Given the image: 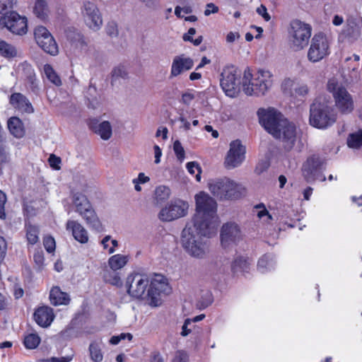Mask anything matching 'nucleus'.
<instances>
[{"mask_svg": "<svg viewBox=\"0 0 362 362\" xmlns=\"http://www.w3.org/2000/svg\"><path fill=\"white\" fill-rule=\"evenodd\" d=\"M259 123L274 138L282 142L285 150L291 151L296 141L298 131L294 123L273 107L260 108L257 111Z\"/></svg>", "mask_w": 362, "mask_h": 362, "instance_id": "1", "label": "nucleus"}, {"mask_svg": "<svg viewBox=\"0 0 362 362\" xmlns=\"http://www.w3.org/2000/svg\"><path fill=\"white\" fill-rule=\"evenodd\" d=\"M216 233L211 223L207 226L200 225V227H197L195 223L189 222L182 231L181 245L189 255L202 258L207 252V246L202 237H211Z\"/></svg>", "mask_w": 362, "mask_h": 362, "instance_id": "2", "label": "nucleus"}, {"mask_svg": "<svg viewBox=\"0 0 362 362\" xmlns=\"http://www.w3.org/2000/svg\"><path fill=\"white\" fill-rule=\"evenodd\" d=\"M196 214L191 222L195 223V226L200 225L207 226L213 223L214 230H217L218 217L216 216V202L208 194L201 192L195 196Z\"/></svg>", "mask_w": 362, "mask_h": 362, "instance_id": "3", "label": "nucleus"}, {"mask_svg": "<svg viewBox=\"0 0 362 362\" xmlns=\"http://www.w3.org/2000/svg\"><path fill=\"white\" fill-rule=\"evenodd\" d=\"M273 75L269 71L259 70L252 74L249 69L244 71L243 88L247 95H264L273 84Z\"/></svg>", "mask_w": 362, "mask_h": 362, "instance_id": "4", "label": "nucleus"}, {"mask_svg": "<svg viewBox=\"0 0 362 362\" xmlns=\"http://www.w3.org/2000/svg\"><path fill=\"white\" fill-rule=\"evenodd\" d=\"M337 115L328 103L317 99L310 106V124L316 128H327L336 122Z\"/></svg>", "mask_w": 362, "mask_h": 362, "instance_id": "5", "label": "nucleus"}, {"mask_svg": "<svg viewBox=\"0 0 362 362\" xmlns=\"http://www.w3.org/2000/svg\"><path fill=\"white\" fill-rule=\"evenodd\" d=\"M327 90L332 93L337 110L341 115H349L355 108L353 96L346 88L335 78L329 80Z\"/></svg>", "mask_w": 362, "mask_h": 362, "instance_id": "6", "label": "nucleus"}, {"mask_svg": "<svg viewBox=\"0 0 362 362\" xmlns=\"http://www.w3.org/2000/svg\"><path fill=\"white\" fill-rule=\"evenodd\" d=\"M72 202L75 207V211L83 218L89 227L98 232L103 230V225L98 215L84 194L79 192L74 194Z\"/></svg>", "mask_w": 362, "mask_h": 362, "instance_id": "7", "label": "nucleus"}, {"mask_svg": "<svg viewBox=\"0 0 362 362\" xmlns=\"http://www.w3.org/2000/svg\"><path fill=\"white\" fill-rule=\"evenodd\" d=\"M209 187L211 192L220 199H238L245 193L241 185L228 177L212 180Z\"/></svg>", "mask_w": 362, "mask_h": 362, "instance_id": "8", "label": "nucleus"}, {"mask_svg": "<svg viewBox=\"0 0 362 362\" xmlns=\"http://www.w3.org/2000/svg\"><path fill=\"white\" fill-rule=\"evenodd\" d=\"M312 28L299 20L291 21L289 30L290 46L294 51L303 49L309 42Z\"/></svg>", "mask_w": 362, "mask_h": 362, "instance_id": "9", "label": "nucleus"}, {"mask_svg": "<svg viewBox=\"0 0 362 362\" xmlns=\"http://www.w3.org/2000/svg\"><path fill=\"white\" fill-rule=\"evenodd\" d=\"M330 41L322 33L315 34L311 39L307 57L309 62L317 63L330 54Z\"/></svg>", "mask_w": 362, "mask_h": 362, "instance_id": "10", "label": "nucleus"}, {"mask_svg": "<svg viewBox=\"0 0 362 362\" xmlns=\"http://www.w3.org/2000/svg\"><path fill=\"white\" fill-rule=\"evenodd\" d=\"M0 28H6L13 34L23 35L28 31V20L16 11H11L0 16Z\"/></svg>", "mask_w": 362, "mask_h": 362, "instance_id": "11", "label": "nucleus"}, {"mask_svg": "<svg viewBox=\"0 0 362 362\" xmlns=\"http://www.w3.org/2000/svg\"><path fill=\"white\" fill-rule=\"evenodd\" d=\"M240 73L233 66H226L221 73V86L230 97H235L240 90Z\"/></svg>", "mask_w": 362, "mask_h": 362, "instance_id": "12", "label": "nucleus"}, {"mask_svg": "<svg viewBox=\"0 0 362 362\" xmlns=\"http://www.w3.org/2000/svg\"><path fill=\"white\" fill-rule=\"evenodd\" d=\"M189 205L181 199L172 200L159 212L158 218L164 222H170L187 215Z\"/></svg>", "mask_w": 362, "mask_h": 362, "instance_id": "13", "label": "nucleus"}, {"mask_svg": "<svg viewBox=\"0 0 362 362\" xmlns=\"http://www.w3.org/2000/svg\"><path fill=\"white\" fill-rule=\"evenodd\" d=\"M37 44L45 52L55 56L59 52L58 45L49 31L44 26H37L34 30Z\"/></svg>", "mask_w": 362, "mask_h": 362, "instance_id": "14", "label": "nucleus"}, {"mask_svg": "<svg viewBox=\"0 0 362 362\" xmlns=\"http://www.w3.org/2000/svg\"><path fill=\"white\" fill-rule=\"evenodd\" d=\"M149 284L148 279L139 274L128 276L126 281L128 293L136 298H143Z\"/></svg>", "mask_w": 362, "mask_h": 362, "instance_id": "15", "label": "nucleus"}, {"mask_svg": "<svg viewBox=\"0 0 362 362\" xmlns=\"http://www.w3.org/2000/svg\"><path fill=\"white\" fill-rule=\"evenodd\" d=\"M245 148L240 141H233L230 144V148L225 158L224 164L227 169L238 167L245 160Z\"/></svg>", "mask_w": 362, "mask_h": 362, "instance_id": "16", "label": "nucleus"}, {"mask_svg": "<svg viewBox=\"0 0 362 362\" xmlns=\"http://www.w3.org/2000/svg\"><path fill=\"white\" fill-rule=\"evenodd\" d=\"M81 13L86 24L92 30H98L103 24V19L97 6L90 1L83 3Z\"/></svg>", "mask_w": 362, "mask_h": 362, "instance_id": "17", "label": "nucleus"}, {"mask_svg": "<svg viewBox=\"0 0 362 362\" xmlns=\"http://www.w3.org/2000/svg\"><path fill=\"white\" fill-rule=\"evenodd\" d=\"M322 161L320 158L312 156L308 158L303 165V175L307 182L315 180L325 181V177L321 172Z\"/></svg>", "mask_w": 362, "mask_h": 362, "instance_id": "18", "label": "nucleus"}, {"mask_svg": "<svg viewBox=\"0 0 362 362\" xmlns=\"http://www.w3.org/2000/svg\"><path fill=\"white\" fill-rule=\"evenodd\" d=\"M242 239L240 226L234 222H228L223 225L221 230V243L223 247L236 245Z\"/></svg>", "mask_w": 362, "mask_h": 362, "instance_id": "19", "label": "nucleus"}, {"mask_svg": "<svg viewBox=\"0 0 362 362\" xmlns=\"http://www.w3.org/2000/svg\"><path fill=\"white\" fill-rule=\"evenodd\" d=\"M168 288V285L164 276L156 275V278L151 281L146 294L150 298L149 304L154 307L158 306L160 304L158 296L161 293H165Z\"/></svg>", "mask_w": 362, "mask_h": 362, "instance_id": "20", "label": "nucleus"}, {"mask_svg": "<svg viewBox=\"0 0 362 362\" xmlns=\"http://www.w3.org/2000/svg\"><path fill=\"white\" fill-rule=\"evenodd\" d=\"M193 65L194 62L191 58L186 57L183 54L176 56L172 62L170 78L176 77L184 71L191 69Z\"/></svg>", "mask_w": 362, "mask_h": 362, "instance_id": "21", "label": "nucleus"}, {"mask_svg": "<svg viewBox=\"0 0 362 362\" xmlns=\"http://www.w3.org/2000/svg\"><path fill=\"white\" fill-rule=\"evenodd\" d=\"M66 229L71 232L74 238L78 243L85 244L88 242V230L77 221L68 220L66 223Z\"/></svg>", "mask_w": 362, "mask_h": 362, "instance_id": "22", "label": "nucleus"}, {"mask_svg": "<svg viewBox=\"0 0 362 362\" xmlns=\"http://www.w3.org/2000/svg\"><path fill=\"white\" fill-rule=\"evenodd\" d=\"M10 104L21 112L33 113L34 109L29 100L21 93H14L10 96Z\"/></svg>", "mask_w": 362, "mask_h": 362, "instance_id": "23", "label": "nucleus"}, {"mask_svg": "<svg viewBox=\"0 0 362 362\" xmlns=\"http://www.w3.org/2000/svg\"><path fill=\"white\" fill-rule=\"evenodd\" d=\"M34 319L40 326L49 327L54 319L53 309L48 306L40 307L34 313Z\"/></svg>", "mask_w": 362, "mask_h": 362, "instance_id": "24", "label": "nucleus"}, {"mask_svg": "<svg viewBox=\"0 0 362 362\" xmlns=\"http://www.w3.org/2000/svg\"><path fill=\"white\" fill-rule=\"evenodd\" d=\"M49 300L53 305H67L70 301L69 295L58 286L53 287L49 293Z\"/></svg>", "mask_w": 362, "mask_h": 362, "instance_id": "25", "label": "nucleus"}, {"mask_svg": "<svg viewBox=\"0 0 362 362\" xmlns=\"http://www.w3.org/2000/svg\"><path fill=\"white\" fill-rule=\"evenodd\" d=\"M91 129L103 140H108L112 136V127L107 121H104L98 124H91Z\"/></svg>", "mask_w": 362, "mask_h": 362, "instance_id": "26", "label": "nucleus"}, {"mask_svg": "<svg viewBox=\"0 0 362 362\" xmlns=\"http://www.w3.org/2000/svg\"><path fill=\"white\" fill-rule=\"evenodd\" d=\"M129 261V256L124 255H115L108 259V264L110 269L115 272L123 268Z\"/></svg>", "mask_w": 362, "mask_h": 362, "instance_id": "27", "label": "nucleus"}, {"mask_svg": "<svg viewBox=\"0 0 362 362\" xmlns=\"http://www.w3.org/2000/svg\"><path fill=\"white\" fill-rule=\"evenodd\" d=\"M8 128L10 132L16 138H21L24 135L22 122L18 117H13L8 119Z\"/></svg>", "mask_w": 362, "mask_h": 362, "instance_id": "28", "label": "nucleus"}, {"mask_svg": "<svg viewBox=\"0 0 362 362\" xmlns=\"http://www.w3.org/2000/svg\"><path fill=\"white\" fill-rule=\"evenodd\" d=\"M349 41L353 42L357 40L361 35L359 28L354 22L346 24L341 33Z\"/></svg>", "mask_w": 362, "mask_h": 362, "instance_id": "29", "label": "nucleus"}, {"mask_svg": "<svg viewBox=\"0 0 362 362\" xmlns=\"http://www.w3.org/2000/svg\"><path fill=\"white\" fill-rule=\"evenodd\" d=\"M89 354L90 359L93 362H101L103 359L101 344L98 341H93L89 345Z\"/></svg>", "mask_w": 362, "mask_h": 362, "instance_id": "30", "label": "nucleus"}, {"mask_svg": "<svg viewBox=\"0 0 362 362\" xmlns=\"http://www.w3.org/2000/svg\"><path fill=\"white\" fill-rule=\"evenodd\" d=\"M33 13L41 20H45L48 16L49 9L45 0H37L33 7Z\"/></svg>", "mask_w": 362, "mask_h": 362, "instance_id": "31", "label": "nucleus"}, {"mask_svg": "<svg viewBox=\"0 0 362 362\" xmlns=\"http://www.w3.org/2000/svg\"><path fill=\"white\" fill-rule=\"evenodd\" d=\"M0 55L5 58H13L18 55L16 48L0 38Z\"/></svg>", "mask_w": 362, "mask_h": 362, "instance_id": "32", "label": "nucleus"}, {"mask_svg": "<svg viewBox=\"0 0 362 362\" xmlns=\"http://www.w3.org/2000/svg\"><path fill=\"white\" fill-rule=\"evenodd\" d=\"M274 264V257L272 255H264L259 259L257 267L262 273H264L273 269Z\"/></svg>", "mask_w": 362, "mask_h": 362, "instance_id": "33", "label": "nucleus"}, {"mask_svg": "<svg viewBox=\"0 0 362 362\" xmlns=\"http://www.w3.org/2000/svg\"><path fill=\"white\" fill-rule=\"evenodd\" d=\"M43 71L47 78L54 85L60 86L62 84L61 78L50 64H45Z\"/></svg>", "mask_w": 362, "mask_h": 362, "instance_id": "34", "label": "nucleus"}, {"mask_svg": "<svg viewBox=\"0 0 362 362\" xmlns=\"http://www.w3.org/2000/svg\"><path fill=\"white\" fill-rule=\"evenodd\" d=\"M25 230H26V238L28 242L34 245L37 243L39 240V228L37 226L32 225L30 223L25 224Z\"/></svg>", "mask_w": 362, "mask_h": 362, "instance_id": "35", "label": "nucleus"}, {"mask_svg": "<svg viewBox=\"0 0 362 362\" xmlns=\"http://www.w3.org/2000/svg\"><path fill=\"white\" fill-rule=\"evenodd\" d=\"M170 193L171 192L169 187L160 185L155 189L154 199L157 203L163 202L170 197Z\"/></svg>", "mask_w": 362, "mask_h": 362, "instance_id": "36", "label": "nucleus"}, {"mask_svg": "<svg viewBox=\"0 0 362 362\" xmlns=\"http://www.w3.org/2000/svg\"><path fill=\"white\" fill-rule=\"evenodd\" d=\"M347 145L353 148L361 147L362 146V130L350 134L347 138Z\"/></svg>", "mask_w": 362, "mask_h": 362, "instance_id": "37", "label": "nucleus"}, {"mask_svg": "<svg viewBox=\"0 0 362 362\" xmlns=\"http://www.w3.org/2000/svg\"><path fill=\"white\" fill-rule=\"evenodd\" d=\"M40 342V337L35 333H31L25 336L24 339V345L27 349H35Z\"/></svg>", "mask_w": 362, "mask_h": 362, "instance_id": "38", "label": "nucleus"}, {"mask_svg": "<svg viewBox=\"0 0 362 362\" xmlns=\"http://www.w3.org/2000/svg\"><path fill=\"white\" fill-rule=\"evenodd\" d=\"M248 263L247 259L243 257H238L231 264V269L234 272L244 271L247 269Z\"/></svg>", "mask_w": 362, "mask_h": 362, "instance_id": "39", "label": "nucleus"}, {"mask_svg": "<svg viewBox=\"0 0 362 362\" xmlns=\"http://www.w3.org/2000/svg\"><path fill=\"white\" fill-rule=\"evenodd\" d=\"M96 88L93 86H90L87 90L86 97L89 100V106L93 109L96 108L99 105V101L96 96Z\"/></svg>", "mask_w": 362, "mask_h": 362, "instance_id": "40", "label": "nucleus"}, {"mask_svg": "<svg viewBox=\"0 0 362 362\" xmlns=\"http://www.w3.org/2000/svg\"><path fill=\"white\" fill-rule=\"evenodd\" d=\"M17 4V0H0V13H8V11L11 10Z\"/></svg>", "mask_w": 362, "mask_h": 362, "instance_id": "41", "label": "nucleus"}, {"mask_svg": "<svg viewBox=\"0 0 362 362\" xmlns=\"http://www.w3.org/2000/svg\"><path fill=\"white\" fill-rule=\"evenodd\" d=\"M187 168L189 171V173L192 175H194L195 172L197 171V173L196 174L195 177L197 181L201 180V168L199 167V164L196 162H189L187 163Z\"/></svg>", "mask_w": 362, "mask_h": 362, "instance_id": "42", "label": "nucleus"}, {"mask_svg": "<svg viewBox=\"0 0 362 362\" xmlns=\"http://www.w3.org/2000/svg\"><path fill=\"white\" fill-rule=\"evenodd\" d=\"M189 356L185 351L177 350L175 352L172 362H188Z\"/></svg>", "mask_w": 362, "mask_h": 362, "instance_id": "43", "label": "nucleus"}, {"mask_svg": "<svg viewBox=\"0 0 362 362\" xmlns=\"http://www.w3.org/2000/svg\"><path fill=\"white\" fill-rule=\"evenodd\" d=\"M127 76V71L124 66H117L112 71V78L117 79L119 78H125Z\"/></svg>", "mask_w": 362, "mask_h": 362, "instance_id": "44", "label": "nucleus"}, {"mask_svg": "<svg viewBox=\"0 0 362 362\" xmlns=\"http://www.w3.org/2000/svg\"><path fill=\"white\" fill-rule=\"evenodd\" d=\"M203 299L204 300H200L198 303V306L199 307L200 309H204L207 308L213 302L212 296L209 292H207L204 294V296H203Z\"/></svg>", "mask_w": 362, "mask_h": 362, "instance_id": "45", "label": "nucleus"}, {"mask_svg": "<svg viewBox=\"0 0 362 362\" xmlns=\"http://www.w3.org/2000/svg\"><path fill=\"white\" fill-rule=\"evenodd\" d=\"M43 244H44L45 248L46 249V250L48 252L51 253L53 251H54L55 240L52 237L49 236V237L45 238L43 240Z\"/></svg>", "mask_w": 362, "mask_h": 362, "instance_id": "46", "label": "nucleus"}, {"mask_svg": "<svg viewBox=\"0 0 362 362\" xmlns=\"http://www.w3.org/2000/svg\"><path fill=\"white\" fill-rule=\"evenodd\" d=\"M173 150L179 160H182L185 158V151L179 141L174 142Z\"/></svg>", "mask_w": 362, "mask_h": 362, "instance_id": "47", "label": "nucleus"}, {"mask_svg": "<svg viewBox=\"0 0 362 362\" xmlns=\"http://www.w3.org/2000/svg\"><path fill=\"white\" fill-rule=\"evenodd\" d=\"M106 33L111 37H117L118 35V30L116 23H108V25L106 27Z\"/></svg>", "mask_w": 362, "mask_h": 362, "instance_id": "48", "label": "nucleus"}, {"mask_svg": "<svg viewBox=\"0 0 362 362\" xmlns=\"http://www.w3.org/2000/svg\"><path fill=\"white\" fill-rule=\"evenodd\" d=\"M6 202V194L0 190V218L4 219L6 218L4 206Z\"/></svg>", "mask_w": 362, "mask_h": 362, "instance_id": "49", "label": "nucleus"}, {"mask_svg": "<svg viewBox=\"0 0 362 362\" xmlns=\"http://www.w3.org/2000/svg\"><path fill=\"white\" fill-rule=\"evenodd\" d=\"M7 251V243L3 237L0 236V264L4 261Z\"/></svg>", "mask_w": 362, "mask_h": 362, "instance_id": "50", "label": "nucleus"}, {"mask_svg": "<svg viewBox=\"0 0 362 362\" xmlns=\"http://www.w3.org/2000/svg\"><path fill=\"white\" fill-rule=\"evenodd\" d=\"M194 98L195 96L192 93L187 91L182 94L180 102L184 105H189Z\"/></svg>", "mask_w": 362, "mask_h": 362, "instance_id": "51", "label": "nucleus"}, {"mask_svg": "<svg viewBox=\"0 0 362 362\" xmlns=\"http://www.w3.org/2000/svg\"><path fill=\"white\" fill-rule=\"evenodd\" d=\"M294 85V82L293 80L290 78L285 79L281 85V88L285 93L291 94V88Z\"/></svg>", "mask_w": 362, "mask_h": 362, "instance_id": "52", "label": "nucleus"}, {"mask_svg": "<svg viewBox=\"0 0 362 362\" xmlns=\"http://www.w3.org/2000/svg\"><path fill=\"white\" fill-rule=\"evenodd\" d=\"M48 161L50 166L54 169L59 170L60 168L59 164L61 163V159L59 157H57L55 155L52 154L50 155Z\"/></svg>", "mask_w": 362, "mask_h": 362, "instance_id": "53", "label": "nucleus"}, {"mask_svg": "<svg viewBox=\"0 0 362 362\" xmlns=\"http://www.w3.org/2000/svg\"><path fill=\"white\" fill-rule=\"evenodd\" d=\"M27 81L30 84V88L33 91H36L38 89L37 85L36 83L35 74L33 70H31L30 72V75L28 76Z\"/></svg>", "mask_w": 362, "mask_h": 362, "instance_id": "54", "label": "nucleus"}, {"mask_svg": "<svg viewBox=\"0 0 362 362\" xmlns=\"http://www.w3.org/2000/svg\"><path fill=\"white\" fill-rule=\"evenodd\" d=\"M257 13L261 16L266 21H269L271 19L270 15L267 13V9L265 6L261 4L257 8Z\"/></svg>", "mask_w": 362, "mask_h": 362, "instance_id": "55", "label": "nucleus"}, {"mask_svg": "<svg viewBox=\"0 0 362 362\" xmlns=\"http://www.w3.org/2000/svg\"><path fill=\"white\" fill-rule=\"evenodd\" d=\"M295 92L298 95L304 97L308 94L309 88L307 85L301 84L295 88Z\"/></svg>", "mask_w": 362, "mask_h": 362, "instance_id": "56", "label": "nucleus"}, {"mask_svg": "<svg viewBox=\"0 0 362 362\" xmlns=\"http://www.w3.org/2000/svg\"><path fill=\"white\" fill-rule=\"evenodd\" d=\"M33 259L35 262V264L40 267L43 263H44V255L42 252L41 251H37L35 252L33 255Z\"/></svg>", "mask_w": 362, "mask_h": 362, "instance_id": "57", "label": "nucleus"}, {"mask_svg": "<svg viewBox=\"0 0 362 362\" xmlns=\"http://www.w3.org/2000/svg\"><path fill=\"white\" fill-rule=\"evenodd\" d=\"M218 11V8L212 3L207 4L204 11V15L208 16L211 13H216Z\"/></svg>", "mask_w": 362, "mask_h": 362, "instance_id": "58", "label": "nucleus"}, {"mask_svg": "<svg viewBox=\"0 0 362 362\" xmlns=\"http://www.w3.org/2000/svg\"><path fill=\"white\" fill-rule=\"evenodd\" d=\"M105 280L109 282L110 284L115 286H119L121 284V279L120 277L115 274L112 276H105Z\"/></svg>", "mask_w": 362, "mask_h": 362, "instance_id": "59", "label": "nucleus"}, {"mask_svg": "<svg viewBox=\"0 0 362 362\" xmlns=\"http://www.w3.org/2000/svg\"><path fill=\"white\" fill-rule=\"evenodd\" d=\"M191 323L192 320L190 319L185 320L182 327L181 335L182 337H186L191 332V329L188 328V326L191 325Z\"/></svg>", "mask_w": 362, "mask_h": 362, "instance_id": "60", "label": "nucleus"}, {"mask_svg": "<svg viewBox=\"0 0 362 362\" xmlns=\"http://www.w3.org/2000/svg\"><path fill=\"white\" fill-rule=\"evenodd\" d=\"M8 160V156L5 149L0 146V166Z\"/></svg>", "mask_w": 362, "mask_h": 362, "instance_id": "61", "label": "nucleus"}, {"mask_svg": "<svg viewBox=\"0 0 362 362\" xmlns=\"http://www.w3.org/2000/svg\"><path fill=\"white\" fill-rule=\"evenodd\" d=\"M154 154H155V163L156 164L159 163L160 161V157L162 156V151L160 147L158 145H155L153 147Z\"/></svg>", "mask_w": 362, "mask_h": 362, "instance_id": "62", "label": "nucleus"}, {"mask_svg": "<svg viewBox=\"0 0 362 362\" xmlns=\"http://www.w3.org/2000/svg\"><path fill=\"white\" fill-rule=\"evenodd\" d=\"M151 362H164V361L161 354L158 351H155L151 355Z\"/></svg>", "mask_w": 362, "mask_h": 362, "instance_id": "63", "label": "nucleus"}, {"mask_svg": "<svg viewBox=\"0 0 362 362\" xmlns=\"http://www.w3.org/2000/svg\"><path fill=\"white\" fill-rule=\"evenodd\" d=\"M196 33V30L194 28H191L188 30V32L183 35L182 39L184 41L192 40V36Z\"/></svg>", "mask_w": 362, "mask_h": 362, "instance_id": "64", "label": "nucleus"}]
</instances>
